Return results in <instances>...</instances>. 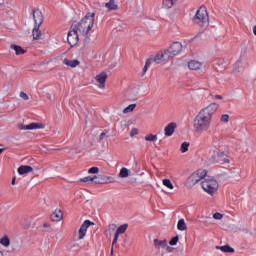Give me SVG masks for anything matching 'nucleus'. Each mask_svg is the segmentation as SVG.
Instances as JSON below:
<instances>
[{
    "label": "nucleus",
    "instance_id": "nucleus-25",
    "mask_svg": "<svg viewBox=\"0 0 256 256\" xmlns=\"http://www.w3.org/2000/svg\"><path fill=\"white\" fill-rule=\"evenodd\" d=\"M216 249H219L220 251H222V253H235V249H233L231 246L229 245H225V246H216Z\"/></svg>",
    "mask_w": 256,
    "mask_h": 256
},
{
    "label": "nucleus",
    "instance_id": "nucleus-12",
    "mask_svg": "<svg viewBox=\"0 0 256 256\" xmlns=\"http://www.w3.org/2000/svg\"><path fill=\"white\" fill-rule=\"evenodd\" d=\"M213 159H216L218 163L225 165V163H230L229 156L225 152H218L217 155H212Z\"/></svg>",
    "mask_w": 256,
    "mask_h": 256
},
{
    "label": "nucleus",
    "instance_id": "nucleus-44",
    "mask_svg": "<svg viewBox=\"0 0 256 256\" xmlns=\"http://www.w3.org/2000/svg\"><path fill=\"white\" fill-rule=\"evenodd\" d=\"M214 98L221 100V99H223V96L222 95H215Z\"/></svg>",
    "mask_w": 256,
    "mask_h": 256
},
{
    "label": "nucleus",
    "instance_id": "nucleus-4",
    "mask_svg": "<svg viewBox=\"0 0 256 256\" xmlns=\"http://www.w3.org/2000/svg\"><path fill=\"white\" fill-rule=\"evenodd\" d=\"M202 189L205 191V193H208V195H215L217 193V190L219 189V182L215 180V178H205L202 182Z\"/></svg>",
    "mask_w": 256,
    "mask_h": 256
},
{
    "label": "nucleus",
    "instance_id": "nucleus-53",
    "mask_svg": "<svg viewBox=\"0 0 256 256\" xmlns=\"http://www.w3.org/2000/svg\"><path fill=\"white\" fill-rule=\"evenodd\" d=\"M112 1H115V0H112Z\"/></svg>",
    "mask_w": 256,
    "mask_h": 256
},
{
    "label": "nucleus",
    "instance_id": "nucleus-48",
    "mask_svg": "<svg viewBox=\"0 0 256 256\" xmlns=\"http://www.w3.org/2000/svg\"><path fill=\"white\" fill-rule=\"evenodd\" d=\"M43 227H49V223H44Z\"/></svg>",
    "mask_w": 256,
    "mask_h": 256
},
{
    "label": "nucleus",
    "instance_id": "nucleus-41",
    "mask_svg": "<svg viewBox=\"0 0 256 256\" xmlns=\"http://www.w3.org/2000/svg\"><path fill=\"white\" fill-rule=\"evenodd\" d=\"M20 97L24 101H29V95H27V93H25V92H20Z\"/></svg>",
    "mask_w": 256,
    "mask_h": 256
},
{
    "label": "nucleus",
    "instance_id": "nucleus-20",
    "mask_svg": "<svg viewBox=\"0 0 256 256\" xmlns=\"http://www.w3.org/2000/svg\"><path fill=\"white\" fill-rule=\"evenodd\" d=\"M104 7H106V9H108V11H117V9H119V5H117V3H115V1H109L108 3L104 4Z\"/></svg>",
    "mask_w": 256,
    "mask_h": 256
},
{
    "label": "nucleus",
    "instance_id": "nucleus-7",
    "mask_svg": "<svg viewBox=\"0 0 256 256\" xmlns=\"http://www.w3.org/2000/svg\"><path fill=\"white\" fill-rule=\"evenodd\" d=\"M195 20L204 24L209 23V14L207 13V9L200 7L196 12Z\"/></svg>",
    "mask_w": 256,
    "mask_h": 256
},
{
    "label": "nucleus",
    "instance_id": "nucleus-43",
    "mask_svg": "<svg viewBox=\"0 0 256 256\" xmlns=\"http://www.w3.org/2000/svg\"><path fill=\"white\" fill-rule=\"evenodd\" d=\"M105 135H107L105 132H102L100 134V137H99L100 141H103V139H105Z\"/></svg>",
    "mask_w": 256,
    "mask_h": 256
},
{
    "label": "nucleus",
    "instance_id": "nucleus-42",
    "mask_svg": "<svg viewBox=\"0 0 256 256\" xmlns=\"http://www.w3.org/2000/svg\"><path fill=\"white\" fill-rule=\"evenodd\" d=\"M119 241V236H117V234L114 235V239L112 242V245H117V242Z\"/></svg>",
    "mask_w": 256,
    "mask_h": 256
},
{
    "label": "nucleus",
    "instance_id": "nucleus-35",
    "mask_svg": "<svg viewBox=\"0 0 256 256\" xmlns=\"http://www.w3.org/2000/svg\"><path fill=\"white\" fill-rule=\"evenodd\" d=\"M129 175V169H127V168H122L121 170H120V173H119V177H122V178H125V177H127Z\"/></svg>",
    "mask_w": 256,
    "mask_h": 256
},
{
    "label": "nucleus",
    "instance_id": "nucleus-38",
    "mask_svg": "<svg viewBox=\"0 0 256 256\" xmlns=\"http://www.w3.org/2000/svg\"><path fill=\"white\" fill-rule=\"evenodd\" d=\"M135 135H139V129L132 128V130L130 131V137H135Z\"/></svg>",
    "mask_w": 256,
    "mask_h": 256
},
{
    "label": "nucleus",
    "instance_id": "nucleus-31",
    "mask_svg": "<svg viewBox=\"0 0 256 256\" xmlns=\"http://www.w3.org/2000/svg\"><path fill=\"white\" fill-rule=\"evenodd\" d=\"M162 185H164V187H167V189H175V186H173V183L170 179L162 180Z\"/></svg>",
    "mask_w": 256,
    "mask_h": 256
},
{
    "label": "nucleus",
    "instance_id": "nucleus-19",
    "mask_svg": "<svg viewBox=\"0 0 256 256\" xmlns=\"http://www.w3.org/2000/svg\"><path fill=\"white\" fill-rule=\"evenodd\" d=\"M188 67L189 69H191L192 71H199V69H201L202 64L201 62L197 61V60H191L188 63Z\"/></svg>",
    "mask_w": 256,
    "mask_h": 256
},
{
    "label": "nucleus",
    "instance_id": "nucleus-17",
    "mask_svg": "<svg viewBox=\"0 0 256 256\" xmlns=\"http://www.w3.org/2000/svg\"><path fill=\"white\" fill-rule=\"evenodd\" d=\"M19 175H27L28 173H33V167L29 165H22L18 168Z\"/></svg>",
    "mask_w": 256,
    "mask_h": 256
},
{
    "label": "nucleus",
    "instance_id": "nucleus-40",
    "mask_svg": "<svg viewBox=\"0 0 256 256\" xmlns=\"http://www.w3.org/2000/svg\"><path fill=\"white\" fill-rule=\"evenodd\" d=\"M179 243V236H175L170 240V245H177Z\"/></svg>",
    "mask_w": 256,
    "mask_h": 256
},
{
    "label": "nucleus",
    "instance_id": "nucleus-50",
    "mask_svg": "<svg viewBox=\"0 0 256 256\" xmlns=\"http://www.w3.org/2000/svg\"><path fill=\"white\" fill-rule=\"evenodd\" d=\"M202 218H203V219H211V217H207V216H206V217L203 216Z\"/></svg>",
    "mask_w": 256,
    "mask_h": 256
},
{
    "label": "nucleus",
    "instance_id": "nucleus-37",
    "mask_svg": "<svg viewBox=\"0 0 256 256\" xmlns=\"http://www.w3.org/2000/svg\"><path fill=\"white\" fill-rule=\"evenodd\" d=\"M213 219H216L218 221H221V219H223V214L216 212L213 214Z\"/></svg>",
    "mask_w": 256,
    "mask_h": 256
},
{
    "label": "nucleus",
    "instance_id": "nucleus-6",
    "mask_svg": "<svg viewBox=\"0 0 256 256\" xmlns=\"http://www.w3.org/2000/svg\"><path fill=\"white\" fill-rule=\"evenodd\" d=\"M79 37H83L78 30L72 25L71 30L68 32V43L71 47H75L79 43Z\"/></svg>",
    "mask_w": 256,
    "mask_h": 256
},
{
    "label": "nucleus",
    "instance_id": "nucleus-22",
    "mask_svg": "<svg viewBox=\"0 0 256 256\" xmlns=\"http://www.w3.org/2000/svg\"><path fill=\"white\" fill-rule=\"evenodd\" d=\"M177 1L179 0H163L162 7L163 9H172Z\"/></svg>",
    "mask_w": 256,
    "mask_h": 256
},
{
    "label": "nucleus",
    "instance_id": "nucleus-18",
    "mask_svg": "<svg viewBox=\"0 0 256 256\" xmlns=\"http://www.w3.org/2000/svg\"><path fill=\"white\" fill-rule=\"evenodd\" d=\"M63 219V212L59 209H56L52 214H51V220L58 223V221H61Z\"/></svg>",
    "mask_w": 256,
    "mask_h": 256
},
{
    "label": "nucleus",
    "instance_id": "nucleus-29",
    "mask_svg": "<svg viewBox=\"0 0 256 256\" xmlns=\"http://www.w3.org/2000/svg\"><path fill=\"white\" fill-rule=\"evenodd\" d=\"M0 245H2L3 247H9V245H11V240L8 236H3L2 238H0Z\"/></svg>",
    "mask_w": 256,
    "mask_h": 256
},
{
    "label": "nucleus",
    "instance_id": "nucleus-9",
    "mask_svg": "<svg viewBox=\"0 0 256 256\" xmlns=\"http://www.w3.org/2000/svg\"><path fill=\"white\" fill-rule=\"evenodd\" d=\"M247 67H249L247 60L240 57L234 65V71L235 73H243Z\"/></svg>",
    "mask_w": 256,
    "mask_h": 256
},
{
    "label": "nucleus",
    "instance_id": "nucleus-36",
    "mask_svg": "<svg viewBox=\"0 0 256 256\" xmlns=\"http://www.w3.org/2000/svg\"><path fill=\"white\" fill-rule=\"evenodd\" d=\"M220 121L222 123H229V115L228 114H223L221 117H220Z\"/></svg>",
    "mask_w": 256,
    "mask_h": 256
},
{
    "label": "nucleus",
    "instance_id": "nucleus-10",
    "mask_svg": "<svg viewBox=\"0 0 256 256\" xmlns=\"http://www.w3.org/2000/svg\"><path fill=\"white\" fill-rule=\"evenodd\" d=\"M108 75L106 72H101L100 74L96 75L95 81L98 89H105V84L107 83Z\"/></svg>",
    "mask_w": 256,
    "mask_h": 256
},
{
    "label": "nucleus",
    "instance_id": "nucleus-5",
    "mask_svg": "<svg viewBox=\"0 0 256 256\" xmlns=\"http://www.w3.org/2000/svg\"><path fill=\"white\" fill-rule=\"evenodd\" d=\"M207 177V171L205 170H199L197 172L192 173L188 179L186 180V187L188 189H191V187H194V185H197L201 179H205Z\"/></svg>",
    "mask_w": 256,
    "mask_h": 256
},
{
    "label": "nucleus",
    "instance_id": "nucleus-34",
    "mask_svg": "<svg viewBox=\"0 0 256 256\" xmlns=\"http://www.w3.org/2000/svg\"><path fill=\"white\" fill-rule=\"evenodd\" d=\"M83 183H95V176H88L81 179Z\"/></svg>",
    "mask_w": 256,
    "mask_h": 256
},
{
    "label": "nucleus",
    "instance_id": "nucleus-32",
    "mask_svg": "<svg viewBox=\"0 0 256 256\" xmlns=\"http://www.w3.org/2000/svg\"><path fill=\"white\" fill-rule=\"evenodd\" d=\"M181 153H187L189 151V142H183L180 147Z\"/></svg>",
    "mask_w": 256,
    "mask_h": 256
},
{
    "label": "nucleus",
    "instance_id": "nucleus-16",
    "mask_svg": "<svg viewBox=\"0 0 256 256\" xmlns=\"http://www.w3.org/2000/svg\"><path fill=\"white\" fill-rule=\"evenodd\" d=\"M175 129H177V124L175 122H172V123L168 124L164 128L165 136L166 137H171V135H173L175 133Z\"/></svg>",
    "mask_w": 256,
    "mask_h": 256
},
{
    "label": "nucleus",
    "instance_id": "nucleus-21",
    "mask_svg": "<svg viewBox=\"0 0 256 256\" xmlns=\"http://www.w3.org/2000/svg\"><path fill=\"white\" fill-rule=\"evenodd\" d=\"M39 27H41V26L35 25L32 30L33 39L35 41L41 39V30L39 29Z\"/></svg>",
    "mask_w": 256,
    "mask_h": 256
},
{
    "label": "nucleus",
    "instance_id": "nucleus-13",
    "mask_svg": "<svg viewBox=\"0 0 256 256\" xmlns=\"http://www.w3.org/2000/svg\"><path fill=\"white\" fill-rule=\"evenodd\" d=\"M91 225H93L91 221L89 220L84 221V223L81 225L79 229V239H85V235H87V229H89Z\"/></svg>",
    "mask_w": 256,
    "mask_h": 256
},
{
    "label": "nucleus",
    "instance_id": "nucleus-8",
    "mask_svg": "<svg viewBox=\"0 0 256 256\" xmlns=\"http://www.w3.org/2000/svg\"><path fill=\"white\" fill-rule=\"evenodd\" d=\"M170 57H177L183 51V44L181 42H174L169 48H167Z\"/></svg>",
    "mask_w": 256,
    "mask_h": 256
},
{
    "label": "nucleus",
    "instance_id": "nucleus-51",
    "mask_svg": "<svg viewBox=\"0 0 256 256\" xmlns=\"http://www.w3.org/2000/svg\"><path fill=\"white\" fill-rule=\"evenodd\" d=\"M3 151H4V149H3V148H0V155H1V153H3Z\"/></svg>",
    "mask_w": 256,
    "mask_h": 256
},
{
    "label": "nucleus",
    "instance_id": "nucleus-28",
    "mask_svg": "<svg viewBox=\"0 0 256 256\" xmlns=\"http://www.w3.org/2000/svg\"><path fill=\"white\" fill-rule=\"evenodd\" d=\"M127 227H129L128 224H123L121 226H119L116 230L115 235H117L119 237V235H123V233H125V231H127Z\"/></svg>",
    "mask_w": 256,
    "mask_h": 256
},
{
    "label": "nucleus",
    "instance_id": "nucleus-27",
    "mask_svg": "<svg viewBox=\"0 0 256 256\" xmlns=\"http://www.w3.org/2000/svg\"><path fill=\"white\" fill-rule=\"evenodd\" d=\"M178 231H187V224L185 223V219H180L177 224Z\"/></svg>",
    "mask_w": 256,
    "mask_h": 256
},
{
    "label": "nucleus",
    "instance_id": "nucleus-33",
    "mask_svg": "<svg viewBox=\"0 0 256 256\" xmlns=\"http://www.w3.org/2000/svg\"><path fill=\"white\" fill-rule=\"evenodd\" d=\"M145 141H151L152 143H155L157 141V135L149 134L145 136Z\"/></svg>",
    "mask_w": 256,
    "mask_h": 256
},
{
    "label": "nucleus",
    "instance_id": "nucleus-3",
    "mask_svg": "<svg viewBox=\"0 0 256 256\" xmlns=\"http://www.w3.org/2000/svg\"><path fill=\"white\" fill-rule=\"evenodd\" d=\"M171 59L173 58L171 57V54H169V51L167 49L159 51L153 58L146 60L145 66L142 70V76H144L145 73L149 71V67H151L153 63H157V65H165L169 63Z\"/></svg>",
    "mask_w": 256,
    "mask_h": 256
},
{
    "label": "nucleus",
    "instance_id": "nucleus-11",
    "mask_svg": "<svg viewBox=\"0 0 256 256\" xmlns=\"http://www.w3.org/2000/svg\"><path fill=\"white\" fill-rule=\"evenodd\" d=\"M20 129L21 131H33L35 129H45V124L33 122L28 125L20 126Z\"/></svg>",
    "mask_w": 256,
    "mask_h": 256
},
{
    "label": "nucleus",
    "instance_id": "nucleus-39",
    "mask_svg": "<svg viewBox=\"0 0 256 256\" xmlns=\"http://www.w3.org/2000/svg\"><path fill=\"white\" fill-rule=\"evenodd\" d=\"M88 173L90 174H97L99 173V167H92L88 170Z\"/></svg>",
    "mask_w": 256,
    "mask_h": 256
},
{
    "label": "nucleus",
    "instance_id": "nucleus-46",
    "mask_svg": "<svg viewBox=\"0 0 256 256\" xmlns=\"http://www.w3.org/2000/svg\"><path fill=\"white\" fill-rule=\"evenodd\" d=\"M253 33L256 35V26L253 27Z\"/></svg>",
    "mask_w": 256,
    "mask_h": 256
},
{
    "label": "nucleus",
    "instance_id": "nucleus-1",
    "mask_svg": "<svg viewBox=\"0 0 256 256\" xmlns=\"http://www.w3.org/2000/svg\"><path fill=\"white\" fill-rule=\"evenodd\" d=\"M219 110V105L215 102L210 103L206 107L200 109L193 121L194 131L201 135L207 133L211 129L213 117Z\"/></svg>",
    "mask_w": 256,
    "mask_h": 256
},
{
    "label": "nucleus",
    "instance_id": "nucleus-47",
    "mask_svg": "<svg viewBox=\"0 0 256 256\" xmlns=\"http://www.w3.org/2000/svg\"><path fill=\"white\" fill-rule=\"evenodd\" d=\"M11 185H15V178L12 179Z\"/></svg>",
    "mask_w": 256,
    "mask_h": 256
},
{
    "label": "nucleus",
    "instance_id": "nucleus-15",
    "mask_svg": "<svg viewBox=\"0 0 256 256\" xmlns=\"http://www.w3.org/2000/svg\"><path fill=\"white\" fill-rule=\"evenodd\" d=\"M111 177L105 175L94 176V183L95 185H105L109 183Z\"/></svg>",
    "mask_w": 256,
    "mask_h": 256
},
{
    "label": "nucleus",
    "instance_id": "nucleus-23",
    "mask_svg": "<svg viewBox=\"0 0 256 256\" xmlns=\"http://www.w3.org/2000/svg\"><path fill=\"white\" fill-rule=\"evenodd\" d=\"M11 49H13V51H15L16 55H24V53H27V51L25 49H23L21 46H17L15 44H12L10 46Z\"/></svg>",
    "mask_w": 256,
    "mask_h": 256
},
{
    "label": "nucleus",
    "instance_id": "nucleus-26",
    "mask_svg": "<svg viewBox=\"0 0 256 256\" xmlns=\"http://www.w3.org/2000/svg\"><path fill=\"white\" fill-rule=\"evenodd\" d=\"M154 245H155V247L165 249V247H167V240L155 239Z\"/></svg>",
    "mask_w": 256,
    "mask_h": 256
},
{
    "label": "nucleus",
    "instance_id": "nucleus-30",
    "mask_svg": "<svg viewBox=\"0 0 256 256\" xmlns=\"http://www.w3.org/2000/svg\"><path fill=\"white\" fill-rule=\"evenodd\" d=\"M135 107H137V104H130L128 107L124 108L123 113L127 115V113H133L135 111Z\"/></svg>",
    "mask_w": 256,
    "mask_h": 256
},
{
    "label": "nucleus",
    "instance_id": "nucleus-45",
    "mask_svg": "<svg viewBox=\"0 0 256 256\" xmlns=\"http://www.w3.org/2000/svg\"><path fill=\"white\" fill-rule=\"evenodd\" d=\"M111 233H112L111 229L106 230V236L107 237H109V235H111Z\"/></svg>",
    "mask_w": 256,
    "mask_h": 256
},
{
    "label": "nucleus",
    "instance_id": "nucleus-49",
    "mask_svg": "<svg viewBox=\"0 0 256 256\" xmlns=\"http://www.w3.org/2000/svg\"><path fill=\"white\" fill-rule=\"evenodd\" d=\"M110 227H113L112 231H115V225L112 224Z\"/></svg>",
    "mask_w": 256,
    "mask_h": 256
},
{
    "label": "nucleus",
    "instance_id": "nucleus-2",
    "mask_svg": "<svg viewBox=\"0 0 256 256\" xmlns=\"http://www.w3.org/2000/svg\"><path fill=\"white\" fill-rule=\"evenodd\" d=\"M82 37H87L93 26L95 25V13L89 12L85 17L77 24H72Z\"/></svg>",
    "mask_w": 256,
    "mask_h": 256
},
{
    "label": "nucleus",
    "instance_id": "nucleus-24",
    "mask_svg": "<svg viewBox=\"0 0 256 256\" xmlns=\"http://www.w3.org/2000/svg\"><path fill=\"white\" fill-rule=\"evenodd\" d=\"M64 65H67L68 67H78V65L80 64L79 60H69L67 58H65L63 60Z\"/></svg>",
    "mask_w": 256,
    "mask_h": 256
},
{
    "label": "nucleus",
    "instance_id": "nucleus-52",
    "mask_svg": "<svg viewBox=\"0 0 256 256\" xmlns=\"http://www.w3.org/2000/svg\"><path fill=\"white\" fill-rule=\"evenodd\" d=\"M111 255H113V246H112V248H111Z\"/></svg>",
    "mask_w": 256,
    "mask_h": 256
},
{
    "label": "nucleus",
    "instance_id": "nucleus-14",
    "mask_svg": "<svg viewBox=\"0 0 256 256\" xmlns=\"http://www.w3.org/2000/svg\"><path fill=\"white\" fill-rule=\"evenodd\" d=\"M33 19L35 25L41 26L43 25V13L41 10H34L33 11Z\"/></svg>",
    "mask_w": 256,
    "mask_h": 256
}]
</instances>
